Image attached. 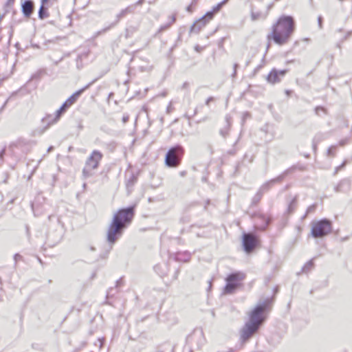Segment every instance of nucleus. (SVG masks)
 Returning a JSON list of instances; mask_svg holds the SVG:
<instances>
[{
  "label": "nucleus",
  "instance_id": "f257e3e1",
  "mask_svg": "<svg viewBox=\"0 0 352 352\" xmlns=\"http://www.w3.org/2000/svg\"><path fill=\"white\" fill-rule=\"evenodd\" d=\"M296 30L294 19L289 15L280 16L272 25L270 32L267 35L268 46L271 42L283 46L287 44Z\"/></svg>",
  "mask_w": 352,
  "mask_h": 352
},
{
  "label": "nucleus",
  "instance_id": "f03ea898",
  "mask_svg": "<svg viewBox=\"0 0 352 352\" xmlns=\"http://www.w3.org/2000/svg\"><path fill=\"white\" fill-rule=\"evenodd\" d=\"M266 309L265 304L258 305L248 313V320L239 331V340L242 344L247 342L257 333L266 319Z\"/></svg>",
  "mask_w": 352,
  "mask_h": 352
},
{
  "label": "nucleus",
  "instance_id": "7ed1b4c3",
  "mask_svg": "<svg viewBox=\"0 0 352 352\" xmlns=\"http://www.w3.org/2000/svg\"><path fill=\"white\" fill-rule=\"evenodd\" d=\"M246 274L243 272H235L230 274L226 278V285L224 287V293L230 294L234 293L243 285V281L245 279Z\"/></svg>",
  "mask_w": 352,
  "mask_h": 352
},
{
  "label": "nucleus",
  "instance_id": "20e7f679",
  "mask_svg": "<svg viewBox=\"0 0 352 352\" xmlns=\"http://www.w3.org/2000/svg\"><path fill=\"white\" fill-rule=\"evenodd\" d=\"M331 230L332 223L327 219L314 221L311 223V234L314 238H322L330 234Z\"/></svg>",
  "mask_w": 352,
  "mask_h": 352
},
{
  "label": "nucleus",
  "instance_id": "39448f33",
  "mask_svg": "<svg viewBox=\"0 0 352 352\" xmlns=\"http://www.w3.org/2000/svg\"><path fill=\"white\" fill-rule=\"evenodd\" d=\"M184 155V150L182 146L177 145L170 148L165 156L166 165L171 168L179 166Z\"/></svg>",
  "mask_w": 352,
  "mask_h": 352
},
{
  "label": "nucleus",
  "instance_id": "423d86ee",
  "mask_svg": "<svg viewBox=\"0 0 352 352\" xmlns=\"http://www.w3.org/2000/svg\"><path fill=\"white\" fill-rule=\"evenodd\" d=\"M102 157L103 155L100 151H93L86 160L82 170L83 175L86 177L91 176L92 171L98 168Z\"/></svg>",
  "mask_w": 352,
  "mask_h": 352
},
{
  "label": "nucleus",
  "instance_id": "0eeeda50",
  "mask_svg": "<svg viewBox=\"0 0 352 352\" xmlns=\"http://www.w3.org/2000/svg\"><path fill=\"white\" fill-rule=\"evenodd\" d=\"M134 210V206L118 210L114 214L112 221L125 228L129 224L131 223L133 219Z\"/></svg>",
  "mask_w": 352,
  "mask_h": 352
},
{
  "label": "nucleus",
  "instance_id": "6e6552de",
  "mask_svg": "<svg viewBox=\"0 0 352 352\" xmlns=\"http://www.w3.org/2000/svg\"><path fill=\"white\" fill-rule=\"evenodd\" d=\"M123 229L124 228L111 221L107 232V241L111 244L116 243L122 235Z\"/></svg>",
  "mask_w": 352,
  "mask_h": 352
},
{
  "label": "nucleus",
  "instance_id": "1a4fd4ad",
  "mask_svg": "<svg viewBox=\"0 0 352 352\" xmlns=\"http://www.w3.org/2000/svg\"><path fill=\"white\" fill-rule=\"evenodd\" d=\"M226 3V1L225 0L218 3L217 6L212 8V10L211 11L206 12L204 16H203L201 19L197 20L195 25L197 23L200 24L201 26H205L207 23H208L210 21L213 19L214 14L220 11L221 8Z\"/></svg>",
  "mask_w": 352,
  "mask_h": 352
},
{
  "label": "nucleus",
  "instance_id": "9d476101",
  "mask_svg": "<svg viewBox=\"0 0 352 352\" xmlns=\"http://www.w3.org/2000/svg\"><path fill=\"white\" fill-rule=\"evenodd\" d=\"M88 86L78 90L74 94H73L69 98H68L63 104L61 107L58 110L57 113L58 114V116L64 113L67 109L69 108L72 105H73L76 102L78 97L85 91V89Z\"/></svg>",
  "mask_w": 352,
  "mask_h": 352
},
{
  "label": "nucleus",
  "instance_id": "9b49d317",
  "mask_svg": "<svg viewBox=\"0 0 352 352\" xmlns=\"http://www.w3.org/2000/svg\"><path fill=\"white\" fill-rule=\"evenodd\" d=\"M258 239L252 234H244L243 236V245L246 252L250 253L256 247Z\"/></svg>",
  "mask_w": 352,
  "mask_h": 352
},
{
  "label": "nucleus",
  "instance_id": "f8f14e48",
  "mask_svg": "<svg viewBox=\"0 0 352 352\" xmlns=\"http://www.w3.org/2000/svg\"><path fill=\"white\" fill-rule=\"evenodd\" d=\"M287 72V69L277 70L276 69L273 68L267 75L266 80L272 85L280 82L281 78L285 76Z\"/></svg>",
  "mask_w": 352,
  "mask_h": 352
},
{
  "label": "nucleus",
  "instance_id": "ddd939ff",
  "mask_svg": "<svg viewBox=\"0 0 352 352\" xmlns=\"http://www.w3.org/2000/svg\"><path fill=\"white\" fill-rule=\"evenodd\" d=\"M34 10L33 2L30 0L25 1L22 4V12L26 17H30Z\"/></svg>",
  "mask_w": 352,
  "mask_h": 352
},
{
  "label": "nucleus",
  "instance_id": "4468645a",
  "mask_svg": "<svg viewBox=\"0 0 352 352\" xmlns=\"http://www.w3.org/2000/svg\"><path fill=\"white\" fill-rule=\"evenodd\" d=\"M177 20V14H172L168 16V23L167 25H162L160 28L161 30H165L168 29L171 25H173Z\"/></svg>",
  "mask_w": 352,
  "mask_h": 352
},
{
  "label": "nucleus",
  "instance_id": "2eb2a0df",
  "mask_svg": "<svg viewBox=\"0 0 352 352\" xmlns=\"http://www.w3.org/2000/svg\"><path fill=\"white\" fill-rule=\"evenodd\" d=\"M45 6L41 4V7H40V9H39V11H38V16L41 19H43L45 17L48 16V14H45Z\"/></svg>",
  "mask_w": 352,
  "mask_h": 352
},
{
  "label": "nucleus",
  "instance_id": "dca6fc26",
  "mask_svg": "<svg viewBox=\"0 0 352 352\" xmlns=\"http://www.w3.org/2000/svg\"><path fill=\"white\" fill-rule=\"evenodd\" d=\"M345 164H346V162H344L340 166H337L335 169V174H337L338 172L342 168H344L345 166Z\"/></svg>",
  "mask_w": 352,
  "mask_h": 352
},
{
  "label": "nucleus",
  "instance_id": "f3484780",
  "mask_svg": "<svg viewBox=\"0 0 352 352\" xmlns=\"http://www.w3.org/2000/svg\"><path fill=\"white\" fill-rule=\"evenodd\" d=\"M49 0H41V3L42 5L46 6V4L48 3Z\"/></svg>",
  "mask_w": 352,
  "mask_h": 352
},
{
  "label": "nucleus",
  "instance_id": "a211bd4d",
  "mask_svg": "<svg viewBox=\"0 0 352 352\" xmlns=\"http://www.w3.org/2000/svg\"><path fill=\"white\" fill-rule=\"evenodd\" d=\"M15 0H8V5L12 6L14 4Z\"/></svg>",
  "mask_w": 352,
  "mask_h": 352
},
{
  "label": "nucleus",
  "instance_id": "6ab92c4d",
  "mask_svg": "<svg viewBox=\"0 0 352 352\" xmlns=\"http://www.w3.org/2000/svg\"><path fill=\"white\" fill-rule=\"evenodd\" d=\"M213 100V98H209L207 101H206V104H208L210 102L212 101Z\"/></svg>",
  "mask_w": 352,
  "mask_h": 352
},
{
  "label": "nucleus",
  "instance_id": "aec40b11",
  "mask_svg": "<svg viewBox=\"0 0 352 352\" xmlns=\"http://www.w3.org/2000/svg\"><path fill=\"white\" fill-rule=\"evenodd\" d=\"M195 50L197 51V52H200L201 51V47L199 46H196L195 47Z\"/></svg>",
  "mask_w": 352,
  "mask_h": 352
},
{
  "label": "nucleus",
  "instance_id": "412c9836",
  "mask_svg": "<svg viewBox=\"0 0 352 352\" xmlns=\"http://www.w3.org/2000/svg\"><path fill=\"white\" fill-rule=\"evenodd\" d=\"M252 19H253V20H256L257 19L256 16H254V14H252Z\"/></svg>",
  "mask_w": 352,
  "mask_h": 352
},
{
  "label": "nucleus",
  "instance_id": "4be33fe9",
  "mask_svg": "<svg viewBox=\"0 0 352 352\" xmlns=\"http://www.w3.org/2000/svg\"><path fill=\"white\" fill-rule=\"evenodd\" d=\"M187 10H188V12H192V10H191L190 7H188V8H187Z\"/></svg>",
  "mask_w": 352,
  "mask_h": 352
}]
</instances>
